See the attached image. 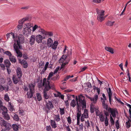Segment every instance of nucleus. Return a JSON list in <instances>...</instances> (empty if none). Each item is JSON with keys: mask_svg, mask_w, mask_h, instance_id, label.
Returning a JSON list of instances; mask_svg holds the SVG:
<instances>
[{"mask_svg": "<svg viewBox=\"0 0 131 131\" xmlns=\"http://www.w3.org/2000/svg\"><path fill=\"white\" fill-rule=\"evenodd\" d=\"M46 106V107L48 109V110H50V109H52L53 107L52 102L50 101H49L48 103L47 102Z\"/></svg>", "mask_w": 131, "mask_h": 131, "instance_id": "nucleus-18", "label": "nucleus"}, {"mask_svg": "<svg viewBox=\"0 0 131 131\" xmlns=\"http://www.w3.org/2000/svg\"><path fill=\"white\" fill-rule=\"evenodd\" d=\"M54 73H53L52 72H50V73L49 74V75H48V76L47 78V80L46 79V82L48 81L49 82V85H50V82L49 81L50 80L51 81V78H52V77L53 76V74Z\"/></svg>", "mask_w": 131, "mask_h": 131, "instance_id": "nucleus-24", "label": "nucleus"}, {"mask_svg": "<svg viewBox=\"0 0 131 131\" xmlns=\"http://www.w3.org/2000/svg\"><path fill=\"white\" fill-rule=\"evenodd\" d=\"M101 99L102 104L105 103V101L106 99H104L102 97L101 98Z\"/></svg>", "mask_w": 131, "mask_h": 131, "instance_id": "nucleus-62", "label": "nucleus"}, {"mask_svg": "<svg viewBox=\"0 0 131 131\" xmlns=\"http://www.w3.org/2000/svg\"><path fill=\"white\" fill-rule=\"evenodd\" d=\"M93 3H94L99 4L101 3L102 0H92Z\"/></svg>", "mask_w": 131, "mask_h": 131, "instance_id": "nucleus-49", "label": "nucleus"}, {"mask_svg": "<svg viewBox=\"0 0 131 131\" xmlns=\"http://www.w3.org/2000/svg\"><path fill=\"white\" fill-rule=\"evenodd\" d=\"M105 50L107 51L110 52L112 54L114 53L113 49V48L108 47H105Z\"/></svg>", "mask_w": 131, "mask_h": 131, "instance_id": "nucleus-25", "label": "nucleus"}, {"mask_svg": "<svg viewBox=\"0 0 131 131\" xmlns=\"http://www.w3.org/2000/svg\"><path fill=\"white\" fill-rule=\"evenodd\" d=\"M54 120L56 121L57 122H58L60 121V116L59 115H56L54 118Z\"/></svg>", "mask_w": 131, "mask_h": 131, "instance_id": "nucleus-41", "label": "nucleus"}, {"mask_svg": "<svg viewBox=\"0 0 131 131\" xmlns=\"http://www.w3.org/2000/svg\"><path fill=\"white\" fill-rule=\"evenodd\" d=\"M50 125L52 128H55L57 127V124L54 120H50Z\"/></svg>", "mask_w": 131, "mask_h": 131, "instance_id": "nucleus-22", "label": "nucleus"}, {"mask_svg": "<svg viewBox=\"0 0 131 131\" xmlns=\"http://www.w3.org/2000/svg\"><path fill=\"white\" fill-rule=\"evenodd\" d=\"M46 79L44 78L43 80V86L44 87L45 89L44 90L43 93V96L44 98L46 99H48L49 97V95L48 93L47 92L48 91L50 88V85L49 84L48 81L46 82Z\"/></svg>", "mask_w": 131, "mask_h": 131, "instance_id": "nucleus-2", "label": "nucleus"}, {"mask_svg": "<svg viewBox=\"0 0 131 131\" xmlns=\"http://www.w3.org/2000/svg\"><path fill=\"white\" fill-rule=\"evenodd\" d=\"M16 72L18 77L19 78H20L22 75V72L20 68H17L16 70Z\"/></svg>", "mask_w": 131, "mask_h": 131, "instance_id": "nucleus-20", "label": "nucleus"}, {"mask_svg": "<svg viewBox=\"0 0 131 131\" xmlns=\"http://www.w3.org/2000/svg\"><path fill=\"white\" fill-rule=\"evenodd\" d=\"M67 57L65 56H62L59 60L60 63H62L64 62L66 59Z\"/></svg>", "mask_w": 131, "mask_h": 131, "instance_id": "nucleus-35", "label": "nucleus"}, {"mask_svg": "<svg viewBox=\"0 0 131 131\" xmlns=\"http://www.w3.org/2000/svg\"><path fill=\"white\" fill-rule=\"evenodd\" d=\"M24 40V37L23 35L21 34L19 35L18 37V39L16 41L17 43L16 44L19 49H21V48L20 45V43H23Z\"/></svg>", "mask_w": 131, "mask_h": 131, "instance_id": "nucleus-7", "label": "nucleus"}, {"mask_svg": "<svg viewBox=\"0 0 131 131\" xmlns=\"http://www.w3.org/2000/svg\"><path fill=\"white\" fill-rule=\"evenodd\" d=\"M115 99L119 103L121 104H123L124 103L122 102L119 99H118L116 97H115Z\"/></svg>", "mask_w": 131, "mask_h": 131, "instance_id": "nucleus-61", "label": "nucleus"}, {"mask_svg": "<svg viewBox=\"0 0 131 131\" xmlns=\"http://www.w3.org/2000/svg\"><path fill=\"white\" fill-rule=\"evenodd\" d=\"M39 30L43 34L46 36H48L49 37L53 36V35L52 32L46 31L43 29H40Z\"/></svg>", "mask_w": 131, "mask_h": 131, "instance_id": "nucleus-11", "label": "nucleus"}, {"mask_svg": "<svg viewBox=\"0 0 131 131\" xmlns=\"http://www.w3.org/2000/svg\"><path fill=\"white\" fill-rule=\"evenodd\" d=\"M131 122V121L130 120H128L126 123V126L127 128H129L130 126V123Z\"/></svg>", "mask_w": 131, "mask_h": 131, "instance_id": "nucleus-46", "label": "nucleus"}, {"mask_svg": "<svg viewBox=\"0 0 131 131\" xmlns=\"http://www.w3.org/2000/svg\"><path fill=\"white\" fill-rule=\"evenodd\" d=\"M85 125L88 128H89V127H90V123L88 120H87V121H85Z\"/></svg>", "mask_w": 131, "mask_h": 131, "instance_id": "nucleus-54", "label": "nucleus"}, {"mask_svg": "<svg viewBox=\"0 0 131 131\" xmlns=\"http://www.w3.org/2000/svg\"><path fill=\"white\" fill-rule=\"evenodd\" d=\"M82 115L85 118H87L89 117L88 111L87 110L85 109L84 111V112Z\"/></svg>", "mask_w": 131, "mask_h": 131, "instance_id": "nucleus-29", "label": "nucleus"}, {"mask_svg": "<svg viewBox=\"0 0 131 131\" xmlns=\"http://www.w3.org/2000/svg\"><path fill=\"white\" fill-rule=\"evenodd\" d=\"M32 27V32L35 31L37 29L38 30V32H41L39 30L40 29H42L40 26H38L37 25H35L34 26Z\"/></svg>", "mask_w": 131, "mask_h": 131, "instance_id": "nucleus-16", "label": "nucleus"}, {"mask_svg": "<svg viewBox=\"0 0 131 131\" xmlns=\"http://www.w3.org/2000/svg\"><path fill=\"white\" fill-rule=\"evenodd\" d=\"M14 119L16 121H19V118L18 116L16 114L14 115V116L13 117Z\"/></svg>", "mask_w": 131, "mask_h": 131, "instance_id": "nucleus-48", "label": "nucleus"}, {"mask_svg": "<svg viewBox=\"0 0 131 131\" xmlns=\"http://www.w3.org/2000/svg\"><path fill=\"white\" fill-rule=\"evenodd\" d=\"M79 125V129L81 130H83V125L82 123Z\"/></svg>", "mask_w": 131, "mask_h": 131, "instance_id": "nucleus-59", "label": "nucleus"}, {"mask_svg": "<svg viewBox=\"0 0 131 131\" xmlns=\"http://www.w3.org/2000/svg\"><path fill=\"white\" fill-rule=\"evenodd\" d=\"M19 78L18 77L17 78L16 76L13 75V80L14 83L15 84H17L19 82Z\"/></svg>", "mask_w": 131, "mask_h": 131, "instance_id": "nucleus-26", "label": "nucleus"}, {"mask_svg": "<svg viewBox=\"0 0 131 131\" xmlns=\"http://www.w3.org/2000/svg\"><path fill=\"white\" fill-rule=\"evenodd\" d=\"M26 27V28H30L32 27L33 24L30 23H28L25 24Z\"/></svg>", "mask_w": 131, "mask_h": 131, "instance_id": "nucleus-40", "label": "nucleus"}, {"mask_svg": "<svg viewBox=\"0 0 131 131\" xmlns=\"http://www.w3.org/2000/svg\"><path fill=\"white\" fill-rule=\"evenodd\" d=\"M110 121L112 125H114V124L115 122L114 120L112 117L111 116V115H110Z\"/></svg>", "mask_w": 131, "mask_h": 131, "instance_id": "nucleus-52", "label": "nucleus"}, {"mask_svg": "<svg viewBox=\"0 0 131 131\" xmlns=\"http://www.w3.org/2000/svg\"><path fill=\"white\" fill-rule=\"evenodd\" d=\"M10 36H12V38L13 39H14V41L15 42V43H16V40L15 39V37L14 36V33H13L12 32H11L10 33H7L6 35V36L7 38V39H8L10 37Z\"/></svg>", "mask_w": 131, "mask_h": 131, "instance_id": "nucleus-21", "label": "nucleus"}, {"mask_svg": "<svg viewBox=\"0 0 131 131\" xmlns=\"http://www.w3.org/2000/svg\"><path fill=\"white\" fill-rule=\"evenodd\" d=\"M94 106L92 104H91L90 105V111L91 113H93L94 112Z\"/></svg>", "mask_w": 131, "mask_h": 131, "instance_id": "nucleus-55", "label": "nucleus"}, {"mask_svg": "<svg viewBox=\"0 0 131 131\" xmlns=\"http://www.w3.org/2000/svg\"><path fill=\"white\" fill-rule=\"evenodd\" d=\"M14 48L17 54V57H21L22 56V53L19 50V48L16 43H14Z\"/></svg>", "mask_w": 131, "mask_h": 131, "instance_id": "nucleus-9", "label": "nucleus"}, {"mask_svg": "<svg viewBox=\"0 0 131 131\" xmlns=\"http://www.w3.org/2000/svg\"><path fill=\"white\" fill-rule=\"evenodd\" d=\"M36 36L34 35H32L30 38L29 43L30 45H33L35 42V40L36 39Z\"/></svg>", "mask_w": 131, "mask_h": 131, "instance_id": "nucleus-19", "label": "nucleus"}, {"mask_svg": "<svg viewBox=\"0 0 131 131\" xmlns=\"http://www.w3.org/2000/svg\"><path fill=\"white\" fill-rule=\"evenodd\" d=\"M73 75H72L71 76L70 75H68L66 76V77L65 78L64 80V81H67L70 78H73Z\"/></svg>", "mask_w": 131, "mask_h": 131, "instance_id": "nucleus-53", "label": "nucleus"}, {"mask_svg": "<svg viewBox=\"0 0 131 131\" xmlns=\"http://www.w3.org/2000/svg\"><path fill=\"white\" fill-rule=\"evenodd\" d=\"M5 89V88L1 85L0 84V92L3 91Z\"/></svg>", "mask_w": 131, "mask_h": 131, "instance_id": "nucleus-60", "label": "nucleus"}, {"mask_svg": "<svg viewBox=\"0 0 131 131\" xmlns=\"http://www.w3.org/2000/svg\"><path fill=\"white\" fill-rule=\"evenodd\" d=\"M63 56H65L67 57L71 55L72 52L71 51H69L68 47L66 46H65L63 51Z\"/></svg>", "mask_w": 131, "mask_h": 131, "instance_id": "nucleus-10", "label": "nucleus"}, {"mask_svg": "<svg viewBox=\"0 0 131 131\" xmlns=\"http://www.w3.org/2000/svg\"><path fill=\"white\" fill-rule=\"evenodd\" d=\"M116 126L117 128L118 129L119 128V123L118 122V120H117L116 122Z\"/></svg>", "mask_w": 131, "mask_h": 131, "instance_id": "nucleus-58", "label": "nucleus"}, {"mask_svg": "<svg viewBox=\"0 0 131 131\" xmlns=\"http://www.w3.org/2000/svg\"><path fill=\"white\" fill-rule=\"evenodd\" d=\"M0 66L3 70L5 69V67L4 65L3 64H0Z\"/></svg>", "mask_w": 131, "mask_h": 131, "instance_id": "nucleus-64", "label": "nucleus"}, {"mask_svg": "<svg viewBox=\"0 0 131 131\" xmlns=\"http://www.w3.org/2000/svg\"><path fill=\"white\" fill-rule=\"evenodd\" d=\"M109 110L108 111V113H110L111 116L113 117H115L116 116V114L118 113V112L116 108H110Z\"/></svg>", "mask_w": 131, "mask_h": 131, "instance_id": "nucleus-8", "label": "nucleus"}, {"mask_svg": "<svg viewBox=\"0 0 131 131\" xmlns=\"http://www.w3.org/2000/svg\"><path fill=\"white\" fill-rule=\"evenodd\" d=\"M107 91L108 95L109 102L110 103L111 102V98L112 96V93L111 88H108V90H107Z\"/></svg>", "mask_w": 131, "mask_h": 131, "instance_id": "nucleus-23", "label": "nucleus"}, {"mask_svg": "<svg viewBox=\"0 0 131 131\" xmlns=\"http://www.w3.org/2000/svg\"><path fill=\"white\" fill-rule=\"evenodd\" d=\"M115 23V21H108L106 23V24L109 26H112Z\"/></svg>", "mask_w": 131, "mask_h": 131, "instance_id": "nucleus-39", "label": "nucleus"}, {"mask_svg": "<svg viewBox=\"0 0 131 131\" xmlns=\"http://www.w3.org/2000/svg\"><path fill=\"white\" fill-rule=\"evenodd\" d=\"M49 63L48 62H47L46 63L44 68L42 70V72H44L47 70L48 66Z\"/></svg>", "mask_w": 131, "mask_h": 131, "instance_id": "nucleus-44", "label": "nucleus"}, {"mask_svg": "<svg viewBox=\"0 0 131 131\" xmlns=\"http://www.w3.org/2000/svg\"><path fill=\"white\" fill-rule=\"evenodd\" d=\"M2 114L3 115V117L5 119L7 120H8L10 119V117L7 114V112L4 113H2Z\"/></svg>", "mask_w": 131, "mask_h": 131, "instance_id": "nucleus-28", "label": "nucleus"}, {"mask_svg": "<svg viewBox=\"0 0 131 131\" xmlns=\"http://www.w3.org/2000/svg\"><path fill=\"white\" fill-rule=\"evenodd\" d=\"M13 105L12 104L11 102H9L8 104V107L11 111H13L14 110Z\"/></svg>", "mask_w": 131, "mask_h": 131, "instance_id": "nucleus-30", "label": "nucleus"}, {"mask_svg": "<svg viewBox=\"0 0 131 131\" xmlns=\"http://www.w3.org/2000/svg\"><path fill=\"white\" fill-rule=\"evenodd\" d=\"M0 108L3 111L2 113H4L7 112V108L5 106H3V105L0 106Z\"/></svg>", "mask_w": 131, "mask_h": 131, "instance_id": "nucleus-36", "label": "nucleus"}, {"mask_svg": "<svg viewBox=\"0 0 131 131\" xmlns=\"http://www.w3.org/2000/svg\"><path fill=\"white\" fill-rule=\"evenodd\" d=\"M12 128L13 130L15 131H17L18 130V126L16 124L12 125Z\"/></svg>", "mask_w": 131, "mask_h": 131, "instance_id": "nucleus-38", "label": "nucleus"}, {"mask_svg": "<svg viewBox=\"0 0 131 131\" xmlns=\"http://www.w3.org/2000/svg\"><path fill=\"white\" fill-rule=\"evenodd\" d=\"M60 112L61 115L64 114L65 113L64 108H60Z\"/></svg>", "mask_w": 131, "mask_h": 131, "instance_id": "nucleus-47", "label": "nucleus"}, {"mask_svg": "<svg viewBox=\"0 0 131 131\" xmlns=\"http://www.w3.org/2000/svg\"><path fill=\"white\" fill-rule=\"evenodd\" d=\"M4 63L6 68H9L11 65L10 62L8 60H6L4 61Z\"/></svg>", "mask_w": 131, "mask_h": 131, "instance_id": "nucleus-32", "label": "nucleus"}, {"mask_svg": "<svg viewBox=\"0 0 131 131\" xmlns=\"http://www.w3.org/2000/svg\"><path fill=\"white\" fill-rule=\"evenodd\" d=\"M35 40L38 43H41L43 39H45V37H43L41 35L39 34L36 37Z\"/></svg>", "mask_w": 131, "mask_h": 131, "instance_id": "nucleus-12", "label": "nucleus"}, {"mask_svg": "<svg viewBox=\"0 0 131 131\" xmlns=\"http://www.w3.org/2000/svg\"><path fill=\"white\" fill-rule=\"evenodd\" d=\"M96 12L98 14L97 16V19L99 21L101 22L104 20L105 18L104 16V12L103 10H99L97 9H96Z\"/></svg>", "mask_w": 131, "mask_h": 131, "instance_id": "nucleus-5", "label": "nucleus"}, {"mask_svg": "<svg viewBox=\"0 0 131 131\" xmlns=\"http://www.w3.org/2000/svg\"><path fill=\"white\" fill-rule=\"evenodd\" d=\"M29 18V17L28 16L25 17L19 20L18 21V23L19 24H22L23 25L25 21L28 20Z\"/></svg>", "mask_w": 131, "mask_h": 131, "instance_id": "nucleus-14", "label": "nucleus"}, {"mask_svg": "<svg viewBox=\"0 0 131 131\" xmlns=\"http://www.w3.org/2000/svg\"><path fill=\"white\" fill-rule=\"evenodd\" d=\"M19 62L23 65V67L25 68H27L28 67V64L26 61L25 60H23L22 61L21 59H19Z\"/></svg>", "mask_w": 131, "mask_h": 131, "instance_id": "nucleus-17", "label": "nucleus"}, {"mask_svg": "<svg viewBox=\"0 0 131 131\" xmlns=\"http://www.w3.org/2000/svg\"><path fill=\"white\" fill-rule=\"evenodd\" d=\"M58 44L57 41H54L53 43L52 40L50 38L47 40V45L48 48L51 47L52 49L56 50Z\"/></svg>", "mask_w": 131, "mask_h": 131, "instance_id": "nucleus-4", "label": "nucleus"}, {"mask_svg": "<svg viewBox=\"0 0 131 131\" xmlns=\"http://www.w3.org/2000/svg\"><path fill=\"white\" fill-rule=\"evenodd\" d=\"M98 98V95L97 94H95L93 97L91 98V101L92 102V103L94 104L96 103L97 102V101Z\"/></svg>", "mask_w": 131, "mask_h": 131, "instance_id": "nucleus-15", "label": "nucleus"}, {"mask_svg": "<svg viewBox=\"0 0 131 131\" xmlns=\"http://www.w3.org/2000/svg\"><path fill=\"white\" fill-rule=\"evenodd\" d=\"M104 114L105 115V117L104 114L102 113L99 116L100 121L101 122H102L104 121L105 124L106 126H107L108 124V120L107 118V116H109L108 112L106 111H104Z\"/></svg>", "mask_w": 131, "mask_h": 131, "instance_id": "nucleus-3", "label": "nucleus"}, {"mask_svg": "<svg viewBox=\"0 0 131 131\" xmlns=\"http://www.w3.org/2000/svg\"><path fill=\"white\" fill-rule=\"evenodd\" d=\"M59 67H58L56 68V69L54 71V72H53L54 74L56 73L57 72L59 69Z\"/></svg>", "mask_w": 131, "mask_h": 131, "instance_id": "nucleus-63", "label": "nucleus"}, {"mask_svg": "<svg viewBox=\"0 0 131 131\" xmlns=\"http://www.w3.org/2000/svg\"><path fill=\"white\" fill-rule=\"evenodd\" d=\"M34 92L32 91H30L28 92L27 93V96L28 98H30L32 97L33 96V94Z\"/></svg>", "mask_w": 131, "mask_h": 131, "instance_id": "nucleus-34", "label": "nucleus"}, {"mask_svg": "<svg viewBox=\"0 0 131 131\" xmlns=\"http://www.w3.org/2000/svg\"><path fill=\"white\" fill-rule=\"evenodd\" d=\"M9 59L10 61L13 63H14L16 61L15 57L12 55L10 57Z\"/></svg>", "mask_w": 131, "mask_h": 131, "instance_id": "nucleus-37", "label": "nucleus"}, {"mask_svg": "<svg viewBox=\"0 0 131 131\" xmlns=\"http://www.w3.org/2000/svg\"><path fill=\"white\" fill-rule=\"evenodd\" d=\"M0 125L2 127H4L6 131H9V130L11 129L12 126L9 123L4 120L1 121L0 123Z\"/></svg>", "mask_w": 131, "mask_h": 131, "instance_id": "nucleus-6", "label": "nucleus"}, {"mask_svg": "<svg viewBox=\"0 0 131 131\" xmlns=\"http://www.w3.org/2000/svg\"><path fill=\"white\" fill-rule=\"evenodd\" d=\"M31 30L30 28H24L23 30V34L25 36H28L30 35L31 33Z\"/></svg>", "mask_w": 131, "mask_h": 131, "instance_id": "nucleus-13", "label": "nucleus"}, {"mask_svg": "<svg viewBox=\"0 0 131 131\" xmlns=\"http://www.w3.org/2000/svg\"><path fill=\"white\" fill-rule=\"evenodd\" d=\"M77 101L76 100H74V99L72 100L70 103V105L74 107L77 104Z\"/></svg>", "mask_w": 131, "mask_h": 131, "instance_id": "nucleus-33", "label": "nucleus"}, {"mask_svg": "<svg viewBox=\"0 0 131 131\" xmlns=\"http://www.w3.org/2000/svg\"><path fill=\"white\" fill-rule=\"evenodd\" d=\"M37 100L39 101H40L42 99V98L40 93H37L36 94Z\"/></svg>", "mask_w": 131, "mask_h": 131, "instance_id": "nucleus-43", "label": "nucleus"}, {"mask_svg": "<svg viewBox=\"0 0 131 131\" xmlns=\"http://www.w3.org/2000/svg\"><path fill=\"white\" fill-rule=\"evenodd\" d=\"M4 53L8 56L9 58L10 57V56H11L12 55L11 52L8 51L4 52Z\"/></svg>", "mask_w": 131, "mask_h": 131, "instance_id": "nucleus-50", "label": "nucleus"}, {"mask_svg": "<svg viewBox=\"0 0 131 131\" xmlns=\"http://www.w3.org/2000/svg\"><path fill=\"white\" fill-rule=\"evenodd\" d=\"M23 25L22 24H19L17 26V27L18 30H19L22 28L23 27Z\"/></svg>", "mask_w": 131, "mask_h": 131, "instance_id": "nucleus-57", "label": "nucleus"}, {"mask_svg": "<svg viewBox=\"0 0 131 131\" xmlns=\"http://www.w3.org/2000/svg\"><path fill=\"white\" fill-rule=\"evenodd\" d=\"M67 97L68 100H71L72 99H74L75 96L74 95H70L68 94L67 95Z\"/></svg>", "mask_w": 131, "mask_h": 131, "instance_id": "nucleus-42", "label": "nucleus"}, {"mask_svg": "<svg viewBox=\"0 0 131 131\" xmlns=\"http://www.w3.org/2000/svg\"><path fill=\"white\" fill-rule=\"evenodd\" d=\"M67 119L68 122L69 124H70L71 123L72 121L71 117L70 116H69L67 118Z\"/></svg>", "mask_w": 131, "mask_h": 131, "instance_id": "nucleus-51", "label": "nucleus"}, {"mask_svg": "<svg viewBox=\"0 0 131 131\" xmlns=\"http://www.w3.org/2000/svg\"><path fill=\"white\" fill-rule=\"evenodd\" d=\"M75 100L77 101V105L78 107H82L83 109L86 107V102L85 100V97L82 95L80 94L79 96V100L77 96H76Z\"/></svg>", "mask_w": 131, "mask_h": 131, "instance_id": "nucleus-1", "label": "nucleus"}, {"mask_svg": "<svg viewBox=\"0 0 131 131\" xmlns=\"http://www.w3.org/2000/svg\"><path fill=\"white\" fill-rule=\"evenodd\" d=\"M103 108L106 110V111L108 112V110H109V109L110 107H109L108 104L106 103H105L104 104H102V105Z\"/></svg>", "mask_w": 131, "mask_h": 131, "instance_id": "nucleus-31", "label": "nucleus"}, {"mask_svg": "<svg viewBox=\"0 0 131 131\" xmlns=\"http://www.w3.org/2000/svg\"><path fill=\"white\" fill-rule=\"evenodd\" d=\"M4 100L8 102L9 101V98L8 95L7 94H5L4 96Z\"/></svg>", "mask_w": 131, "mask_h": 131, "instance_id": "nucleus-45", "label": "nucleus"}, {"mask_svg": "<svg viewBox=\"0 0 131 131\" xmlns=\"http://www.w3.org/2000/svg\"><path fill=\"white\" fill-rule=\"evenodd\" d=\"M46 130L47 131H52L50 125L46 126Z\"/></svg>", "mask_w": 131, "mask_h": 131, "instance_id": "nucleus-56", "label": "nucleus"}, {"mask_svg": "<svg viewBox=\"0 0 131 131\" xmlns=\"http://www.w3.org/2000/svg\"><path fill=\"white\" fill-rule=\"evenodd\" d=\"M35 86L34 84L30 83L29 84V88L30 91L34 92V88Z\"/></svg>", "mask_w": 131, "mask_h": 131, "instance_id": "nucleus-27", "label": "nucleus"}]
</instances>
